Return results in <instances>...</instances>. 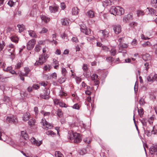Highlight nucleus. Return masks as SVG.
<instances>
[{
    "label": "nucleus",
    "mask_w": 157,
    "mask_h": 157,
    "mask_svg": "<svg viewBox=\"0 0 157 157\" xmlns=\"http://www.w3.org/2000/svg\"><path fill=\"white\" fill-rule=\"evenodd\" d=\"M151 45V43L148 41H147V42H146L142 44L143 46L144 47H145L147 46H150Z\"/></svg>",
    "instance_id": "obj_57"
},
{
    "label": "nucleus",
    "mask_w": 157,
    "mask_h": 157,
    "mask_svg": "<svg viewBox=\"0 0 157 157\" xmlns=\"http://www.w3.org/2000/svg\"><path fill=\"white\" fill-rule=\"evenodd\" d=\"M149 151L151 155L157 154V145L151 146L149 149Z\"/></svg>",
    "instance_id": "obj_12"
},
{
    "label": "nucleus",
    "mask_w": 157,
    "mask_h": 157,
    "mask_svg": "<svg viewBox=\"0 0 157 157\" xmlns=\"http://www.w3.org/2000/svg\"><path fill=\"white\" fill-rule=\"evenodd\" d=\"M21 135L24 139L25 140H27L28 138V136L27 133L24 131L21 132Z\"/></svg>",
    "instance_id": "obj_23"
},
{
    "label": "nucleus",
    "mask_w": 157,
    "mask_h": 157,
    "mask_svg": "<svg viewBox=\"0 0 157 157\" xmlns=\"http://www.w3.org/2000/svg\"><path fill=\"white\" fill-rule=\"evenodd\" d=\"M59 100L58 99H55L54 100V103L56 105H59Z\"/></svg>",
    "instance_id": "obj_61"
},
{
    "label": "nucleus",
    "mask_w": 157,
    "mask_h": 157,
    "mask_svg": "<svg viewBox=\"0 0 157 157\" xmlns=\"http://www.w3.org/2000/svg\"><path fill=\"white\" fill-rule=\"evenodd\" d=\"M50 11L52 13H55L58 10V7L57 6H50L49 8Z\"/></svg>",
    "instance_id": "obj_19"
},
{
    "label": "nucleus",
    "mask_w": 157,
    "mask_h": 157,
    "mask_svg": "<svg viewBox=\"0 0 157 157\" xmlns=\"http://www.w3.org/2000/svg\"><path fill=\"white\" fill-rule=\"evenodd\" d=\"M79 153L80 155H83L87 153V150L86 148H83L80 150Z\"/></svg>",
    "instance_id": "obj_32"
},
{
    "label": "nucleus",
    "mask_w": 157,
    "mask_h": 157,
    "mask_svg": "<svg viewBox=\"0 0 157 157\" xmlns=\"http://www.w3.org/2000/svg\"><path fill=\"white\" fill-rule=\"evenodd\" d=\"M39 87V86L38 84H34L33 86V88L35 90H37Z\"/></svg>",
    "instance_id": "obj_58"
},
{
    "label": "nucleus",
    "mask_w": 157,
    "mask_h": 157,
    "mask_svg": "<svg viewBox=\"0 0 157 157\" xmlns=\"http://www.w3.org/2000/svg\"><path fill=\"white\" fill-rule=\"evenodd\" d=\"M66 78V77H61L58 80V82L60 84L62 83L65 82Z\"/></svg>",
    "instance_id": "obj_31"
},
{
    "label": "nucleus",
    "mask_w": 157,
    "mask_h": 157,
    "mask_svg": "<svg viewBox=\"0 0 157 157\" xmlns=\"http://www.w3.org/2000/svg\"><path fill=\"white\" fill-rule=\"evenodd\" d=\"M73 108L75 109H78L79 107L78 104H75L73 106Z\"/></svg>",
    "instance_id": "obj_60"
},
{
    "label": "nucleus",
    "mask_w": 157,
    "mask_h": 157,
    "mask_svg": "<svg viewBox=\"0 0 157 157\" xmlns=\"http://www.w3.org/2000/svg\"><path fill=\"white\" fill-rule=\"evenodd\" d=\"M137 14L138 16H140L144 15V12L143 10H138L137 11Z\"/></svg>",
    "instance_id": "obj_47"
},
{
    "label": "nucleus",
    "mask_w": 157,
    "mask_h": 157,
    "mask_svg": "<svg viewBox=\"0 0 157 157\" xmlns=\"http://www.w3.org/2000/svg\"><path fill=\"white\" fill-rule=\"evenodd\" d=\"M50 94V90L48 89H46L45 90H44V93L43 94H41L40 95V98L47 100L49 98V95Z\"/></svg>",
    "instance_id": "obj_5"
},
{
    "label": "nucleus",
    "mask_w": 157,
    "mask_h": 157,
    "mask_svg": "<svg viewBox=\"0 0 157 157\" xmlns=\"http://www.w3.org/2000/svg\"><path fill=\"white\" fill-rule=\"evenodd\" d=\"M86 15L89 17L92 18L94 16V13L93 11L90 10L87 12Z\"/></svg>",
    "instance_id": "obj_25"
},
{
    "label": "nucleus",
    "mask_w": 157,
    "mask_h": 157,
    "mask_svg": "<svg viewBox=\"0 0 157 157\" xmlns=\"http://www.w3.org/2000/svg\"><path fill=\"white\" fill-rule=\"evenodd\" d=\"M137 108L138 109V113L140 117H143L144 114V110L143 108L141 107H140L139 108L138 107H137Z\"/></svg>",
    "instance_id": "obj_18"
},
{
    "label": "nucleus",
    "mask_w": 157,
    "mask_h": 157,
    "mask_svg": "<svg viewBox=\"0 0 157 157\" xmlns=\"http://www.w3.org/2000/svg\"><path fill=\"white\" fill-rule=\"evenodd\" d=\"M17 27H18L19 30V32L21 33L23 31L25 28V26L23 25H18Z\"/></svg>",
    "instance_id": "obj_26"
},
{
    "label": "nucleus",
    "mask_w": 157,
    "mask_h": 157,
    "mask_svg": "<svg viewBox=\"0 0 157 157\" xmlns=\"http://www.w3.org/2000/svg\"><path fill=\"white\" fill-rule=\"evenodd\" d=\"M35 120L30 119L28 122V124L31 126L34 125L35 123Z\"/></svg>",
    "instance_id": "obj_36"
},
{
    "label": "nucleus",
    "mask_w": 157,
    "mask_h": 157,
    "mask_svg": "<svg viewBox=\"0 0 157 157\" xmlns=\"http://www.w3.org/2000/svg\"><path fill=\"white\" fill-rule=\"evenodd\" d=\"M59 105L62 107H67V105L64 103L63 102L60 101Z\"/></svg>",
    "instance_id": "obj_52"
},
{
    "label": "nucleus",
    "mask_w": 157,
    "mask_h": 157,
    "mask_svg": "<svg viewBox=\"0 0 157 157\" xmlns=\"http://www.w3.org/2000/svg\"><path fill=\"white\" fill-rule=\"evenodd\" d=\"M62 23L63 25H68L69 24V21L66 18L62 19Z\"/></svg>",
    "instance_id": "obj_24"
},
{
    "label": "nucleus",
    "mask_w": 157,
    "mask_h": 157,
    "mask_svg": "<svg viewBox=\"0 0 157 157\" xmlns=\"http://www.w3.org/2000/svg\"><path fill=\"white\" fill-rule=\"evenodd\" d=\"M57 115L59 117H61L63 115V113L61 110L60 109H58L57 111Z\"/></svg>",
    "instance_id": "obj_37"
},
{
    "label": "nucleus",
    "mask_w": 157,
    "mask_h": 157,
    "mask_svg": "<svg viewBox=\"0 0 157 157\" xmlns=\"http://www.w3.org/2000/svg\"><path fill=\"white\" fill-rule=\"evenodd\" d=\"M48 57V55L46 54H42L39 58L38 61H36L35 63V65H42L46 61Z\"/></svg>",
    "instance_id": "obj_3"
},
{
    "label": "nucleus",
    "mask_w": 157,
    "mask_h": 157,
    "mask_svg": "<svg viewBox=\"0 0 157 157\" xmlns=\"http://www.w3.org/2000/svg\"><path fill=\"white\" fill-rule=\"evenodd\" d=\"M99 32L101 33L102 34V36L104 38H105L108 37L109 33L108 31L104 30H100L99 31Z\"/></svg>",
    "instance_id": "obj_14"
},
{
    "label": "nucleus",
    "mask_w": 157,
    "mask_h": 157,
    "mask_svg": "<svg viewBox=\"0 0 157 157\" xmlns=\"http://www.w3.org/2000/svg\"><path fill=\"white\" fill-rule=\"evenodd\" d=\"M117 51L115 49H112L110 51V52L111 56H114L116 53Z\"/></svg>",
    "instance_id": "obj_41"
},
{
    "label": "nucleus",
    "mask_w": 157,
    "mask_h": 157,
    "mask_svg": "<svg viewBox=\"0 0 157 157\" xmlns=\"http://www.w3.org/2000/svg\"><path fill=\"white\" fill-rule=\"evenodd\" d=\"M155 119V115H153L150 117L148 120L149 123L151 124L153 123V121Z\"/></svg>",
    "instance_id": "obj_27"
},
{
    "label": "nucleus",
    "mask_w": 157,
    "mask_h": 157,
    "mask_svg": "<svg viewBox=\"0 0 157 157\" xmlns=\"http://www.w3.org/2000/svg\"><path fill=\"white\" fill-rule=\"evenodd\" d=\"M67 95V93L63 90H60L59 92V95L61 96H66Z\"/></svg>",
    "instance_id": "obj_55"
},
{
    "label": "nucleus",
    "mask_w": 157,
    "mask_h": 157,
    "mask_svg": "<svg viewBox=\"0 0 157 157\" xmlns=\"http://www.w3.org/2000/svg\"><path fill=\"white\" fill-rule=\"evenodd\" d=\"M30 141L32 144L35 145L37 146H40L42 144V141H39L37 140L34 137L30 139Z\"/></svg>",
    "instance_id": "obj_10"
},
{
    "label": "nucleus",
    "mask_w": 157,
    "mask_h": 157,
    "mask_svg": "<svg viewBox=\"0 0 157 157\" xmlns=\"http://www.w3.org/2000/svg\"><path fill=\"white\" fill-rule=\"evenodd\" d=\"M95 39V37L94 36L89 37H88L87 40L89 41H93Z\"/></svg>",
    "instance_id": "obj_63"
},
{
    "label": "nucleus",
    "mask_w": 157,
    "mask_h": 157,
    "mask_svg": "<svg viewBox=\"0 0 157 157\" xmlns=\"http://www.w3.org/2000/svg\"><path fill=\"white\" fill-rule=\"evenodd\" d=\"M48 29L45 28L44 27L42 28L41 31L39 33L40 34L43 33H45L47 32Z\"/></svg>",
    "instance_id": "obj_54"
},
{
    "label": "nucleus",
    "mask_w": 157,
    "mask_h": 157,
    "mask_svg": "<svg viewBox=\"0 0 157 157\" xmlns=\"http://www.w3.org/2000/svg\"><path fill=\"white\" fill-rule=\"evenodd\" d=\"M41 48V47L39 45H36L35 48V50L36 52H39Z\"/></svg>",
    "instance_id": "obj_40"
},
{
    "label": "nucleus",
    "mask_w": 157,
    "mask_h": 157,
    "mask_svg": "<svg viewBox=\"0 0 157 157\" xmlns=\"http://www.w3.org/2000/svg\"><path fill=\"white\" fill-rule=\"evenodd\" d=\"M119 46L120 49H122L127 48L128 47V45L126 44L122 43L119 44Z\"/></svg>",
    "instance_id": "obj_21"
},
{
    "label": "nucleus",
    "mask_w": 157,
    "mask_h": 157,
    "mask_svg": "<svg viewBox=\"0 0 157 157\" xmlns=\"http://www.w3.org/2000/svg\"><path fill=\"white\" fill-rule=\"evenodd\" d=\"M9 47L11 48H12V52H11V55L12 56H13V52L14 51V47L13 44H9Z\"/></svg>",
    "instance_id": "obj_35"
},
{
    "label": "nucleus",
    "mask_w": 157,
    "mask_h": 157,
    "mask_svg": "<svg viewBox=\"0 0 157 157\" xmlns=\"http://www.w3.org/2000/svg\"><path fill=\"white\" fill-rule=\"evenodd\" d=\"M42 122L43 128L44 129L46 130L50 129L53 127V125L47 121L45 119H44V120L43 119Z\"/></svg>",
    "instance_id": "obj_4"
},
{
    "label": "nucleus",
    "mask_w": 157,
    "mask_h": 157,
    "mask_svg": "<svg viewBox=\"0 0 157 157\" xmlns=\"http://www.w3.org/2000/svg\"><path fill=\"white\" fill-rule=\"evenodd\" d=\"M103 5L105 7L112 5V2L110 0H103L102 1Z\"/></svg>",
    "instance_id": "obj_15"
},
{
    "label": "nucleus",
    "mask_w": 157,
    "mask_h": 157,
    "mask_svg": "<svg viewBox=\"0 0 157 157\" xmlns=\"http://www.w3.org/2000/svg\"><path fill=\"white\" fill-rule=\"evenodd\" d=\"M23 120L25 121L28 120L30 118V115L29 113H25L22 117Z\"/></svg>",
    "instance_id": "obj_13"
},
{
    "label": "nucleus",
    "mask_w": 157,
    "mask_h": 157,
    "mask_svg": "<svg viewBox=\"0 0 157 157\" xmlns=\"http://www.w3.org/2000/svg\"><path fill=\"white\" fill-rule=\"evenodd\" d=\"M147 9H148L149 13L151 14L154 15L156 14V11L153 8H147Z\"/></svg>",
    "instance_id": "obj_28"
},
{
    "label": "nucleus",
    "mask_w": 157,
    "mask_h": 157,
    "mask_svg": "<svg viewBox=\"0 0 157 157\" xmlns=\"http://www.w3.org/2000/svg\"><path fill=\"white\" fill-rule=\"evenodd\" d=\"M113 30L116 34H119L121 31V26L120 25H114L113 27Z\"/></svg>",
    "instance_id": "obj_9"
},
{
    "label": "nucleus",
    "mask_w": 157,
    "mask_h": 157,
    "mask_svg": "<svg viewBox=\"0 0 157 157\" xmlns=\"http://www.w3.org/2000/svg\"><path fill=\"white\" fill-rule=\"evenodd\" d=\"M149 55L148 54H146L143 55L142 58L144 60L146 61L149 59Z\"/></svg>",
    "instance_id": "obj_39"
},
{
    "label": "nucleus",
    "mask_w": 157,
    "mask_h": 157,
    "mask_svg": "<svg viewBox=\"0 0 157 157\" xmlns=\"http://www.w3.org/2000/svg\"><path fill=\"white\" fill-rule=\"evenodd\" d=\"M11 40L15 43L18 42V38L15 35L12 36L10 37Z\"/></svg>",
    "instance_id": "obj_17"
},
{
    "label": "nucleus",
    "mask_w": 157,
    "mask_h": 157,
    "mask_svg": "<svg viewBox=\"0 0 157 157\" xmlns=\"http://www.w3.org/2000/svg\"><path fill=\"white\" fill-rule=\"evenodd\" d=\"M151 4L152 6L156 8L157 7V0H152L151 1Z\"/></svg>",
    "instance_id": "obj_33"
},
{
    "label": "nucleus",
    "mask_w": 157,
    "mask_h": 157,
    "mask_svg": "<svg viewBox=\"0 0 157 157\" xmlns=\"http://www.w3.org/2000/svg\"><path fill=\"white\" fill-rule=\"evenodd\" d=\"M61 73L62 75L64 77H66L67 72L65 68L64 67H62V68Z\"/></svg>",
    "instance_id": "obj_30"
},
{
    "label": "nucleus",
    "mask_w": 157,
    "mask_h": 157,
    "mask_svg": "<svg viewBox=\"0 0 157 157\" xmlns=\"http://www.w3.org/2000/svg\"><path fill=\"white\" fill-rule=\"evenodd\" d=\"M137 25V23L135 22H132L129 24V25L133 28H134L135 26H136Z\"/></svg>",
    "instance_id": "obj_46"
},
{
    "label": "nucleus",
    "mask_w": 157,
    "mask_h": 157,
    "mask_svg": "<svg viewBox=\"0 0 157 157\" xmlns=\"http://www.w3.org/2000/svg\"><path fill=\"white\" fill-rule=\"evenodd\" d=\"M152 132L154 134H157V126H155L153 127Z\"/></svg>",
    "instance_id": "obj_45"
},
{
    "label": "nucleus",
    "mask_w": 157,
    "mask_h": 157,
    "mask_svg": "<svg viewBox=\"0 0 157 157\" xmlns=\"http://www.w3.org/2000/svg\"><path fill=\"white\" fill-rule=\"evenodd\" d=\"M34 111L35 112L36 115L38 113V108L37 107H35L34 108Z\"/></svg>",
    "instance_id": "obj_62"
},
{
    "label": "nucleus",
    "mask_w": 157,
    "mask_h": 157,
    "mask_svg": "<svg viewBox=\"0 0 157 157\" xmlns=\"http://www.w3.org/2000/svg\"><path fill=\"white\" fill-rule=\"evenodd\" d=\"M8 77H4L2 74H0V82H8L7 78Z\"/></svg>",
    "instance_id": "obj_16"
},
{
    "label": "nucleus",
    "mask_w": 157,
    "mask_h": 157,
    "mask_svg": "<svg viewBox=\"0 0 157 157\" xmlns=\"http://www.w3.org/2000/svg\"><path fill=\"white\" fill-rule=\"evenodd\" d=\"M83 70L84 71H86L87 70V65L86 64H84L82 67Z\"/></svg>",
    "instance_id": "obj_59"
},
{
    "label": "nucleus",
    "mask_w": 157,
    "mask_h": 157,
    "mask_svg": "<svg viewBox=\"0 0 157 157\" xmlns=\"http://www.w3.org/2000/svg\"><path fill=\"white\" fill-rule=\"evenodd\" d=\"M147 80L148 82L152 83L155 81H157V74H155L153 76L151 75L148 76L147 78Z\"/></svg>",
    "instance_id": "obj_7"
},
{
    "label": "nucleus",
    "mask_w": 157,
    "mask_h": 157,
    "mask_svg": "<svg viewBox=\"0 0 157 157\" xmlns=\"http://www.w3.org/2000/svg\"><path fill=\"white\" fill-rule=\"evenodd\" d=\"M5 46V43L3 41H0V51L2 50Z\"/></svg>",
    "instance_id": "obj_38"
},
{
    "label": "nucleus",
    "mask_w": 157,
    "mask_h": 157,
    "mask_svg": "<svg viewBox=\"0 0 157 157\" xmlns=\"http://www.w3.org/2000/svg\"><path fill=\"white\" fill-rule=\"evenodd\" d=\"M55 157H63V155L59 151H56L55 153Z\"/></svg>",
    "instance_id": "obj_34"
},
{
    "label": "nucleus",
    "mask_w": 157,
    "mask_h": 157,
    "mask_svg": "<svg viewBox=\"0 0 157 157\" xmlns=\"http://www.w3.org/2000/svg\"><path fill=\"white\" fill-rule=\"evenodd\" d=\"M7 121L9 123L16 124L17 123V118L15 117H8L6 119Z\"/></svg>",
    "instance_id": "obj_8"
},
{
    "label": "nucleus",
    "mask_w": 157,
    "mask_h": 157,
    "mask_svg": "<svg viewBox=\"0 0 157 157\" xmlns=\"http://www.w3.org/2000/svg\"><path fill=\"white\" fill-rule=\"evenodd\" d=\"M29 33L30 36L33 37H36V35L35 32L33 30L29 31Z\"/></svg>",
    "instance_id": "obj_29"
},
{
    "label": "nucleus",
    "mask_w": 157,
    "mask_h": 157,
    "mask_svg": "<svg viewBox=\"0 0 157 157\" xmlns=\"http://www.w3.org/2000/svg\"><path fill=\"white\" fill-rule=\"evenodd\" d=\"M139 103L140 105L141 106H143L144 105L145 103L144 100L143 98L140 99L139 101Z\"/></svg>",
    "instance_id": "obj_51"
},
{
    "label": "nucleus",
    "mask_w": 157,
    "mask_h": 157,
    "mask_svg": "<svg viewBox=\"0 0 157 157\" xmlns=\"http://www.w3.org/2000/svg\"><path fill=\"white\" fill-rule=\"evenodd\" d=\"M145 132L147 135L148 136H151V135L153 133L152 131H149L147 129L145 131Z\"/></svg>",
    "instance_id": "obj_44"
},
{
    "label": "nucleus",
    "mask_w": 157,
    "mask_h": 157,
    "mask_svg": "<svg viewBox=\"0 0 157 157\" xmlns=\"http://www.w3.org/2000/svg\"><path fill=\"white\" fill-rule=\"evenodd\" d=\"M132 13H130L124 17L123 21L124 22H127L129 20H132Z\"/></svg>",
    "instance_id": "obj_11"
},
{
    "label": "nucleus",
    "mask_w": 157,
    "mask_h": 157,
    "mask_svg": "<svg viewBox=\"0 0 157 157\" xmlns=\"http://www.w3.org/2000/svg\"><path fill=\"white\" fill-rule=\"evenodd\" d=\"M68 138L71 140H73V142L77 144L80 142L82 139L79 134L71 132H69Z\"/></svg>",
    "instance_id": "obj_1"
},
{
    "label": "nucleus",
    "mask_w": 157,
    "mask_h": 157,
    "mask_svg": "<svg viewBox=\"0 0 157 157\" xmlns=\"http://www.w3.org/2000/svg\"><path fill=\"white\" fill-rule=\"evenodd\" d=\"M12 69L11 67H8L6 69H4L3 70L5 71H10Z\"/></svg>",
    "instance_id": "obj_64"
},
{
    "label": "nucleus",
    "mask_w": 157,
    "mask_h": 157,
    "mask_svg": "<svg viewBox=\"0 0 157 157\" xmlns=\"http://www.w3.org/2000/svg\"><path fill=\"white\" fill-rule=\"evenodd\" d=\"M36 43V40L33 39L29 41L27 44V48L28 50H31L34 47Z\"/></svg>",
    "instance_id": "obj_6"
},
{
    "label": "nucleus",
    "mask_w": 157,
    "mask_h": 157,
    "mask_svg": "<svg viewBox=\"0 0 157 157\" xmlns=\"http://www.w3.org/2000/svg\"><path fill=\"white\" fill-rule=\"evenodd\" d=\"M98 77V76L97 75L95 74H93L92 75V76H91V78H92V80H97Z\"/></svg>",
    "instance_id": "obj_53"
},
{
    "label": "nucleus",
    "mask_w": 157,
    "mask_h": 157,
    "mask_svg": "<svg viewBox=\"0 0 157 157\" xmlns=\"http://www.w3.org/2000/svg\"><path fill=\"white\" fill-rule=\"evenodd\" d=\"M79 12V10L77 7H74L72 10V13L73 15L77 14Z\"/></svg>",
    "instance_id": "obj_20"
},
{
    "label": "nucleus",
    "mask_w": 157,
    "mask_h": 157,
    "mask_svg": "<svg viewBox=\"0 0 157 157\" xmlns=\"http://www.w3.org/2000/svg\"><path fill=\"white\" fill-rule=\"evenodd\" d=\"M36 11H37L35 10H32L30 12V15L32 17L36 16Z\"/></svg>",
    "instance_id": "obj_42"
},
{
    "label": "nucleus",
    "mask_w": 157,
    "mask_h": 157,
    "mask_svg": "<svg viewBox=\"0 0 157 157\" xmlns=\"http://www.w3.org/2000/svg\"><path fill=\"white\" fill-rule=\"evenodd\" d=\"M46 134L48 135H51L52 136L55 135V133L51 130H49L47 131L46 132Z\"/></svg>",
    "instance_id": "obj_49"
},
{
    "label": "nucleus",
    "mask_w": 157,
    "mask_h": 157,
    "mask_svg": "<svg viewBox=\"0 0 157 157\" xmlns=\"http://www.w3.org/2000/svg\"><path fill=\"white\" fill-rule=\"evenodd\" d=\"M106 59L108 62L110 63H112L113 61L114 60V58L111 57H107Z\"/></svg>",
    "instance_id": "obj_50"
},
{
    "label": "nucleus",
    "mask_w": 157,
    "mask_h": 157,
    "mask_svg": "<svg viewBox=\"0 0 157 157\" xmlns=\"http://www.w3.org/2000/svg\"><path fill=\"white\" fill-rule=\"evenodd\" d=\"M3 100L5 102H9L10 101V98L7 96H5L3 98Z\"/></svg>",
    "instance_id": "obj_48"
},
{
    "label": "nucleus",
    "mask_w": 157,
    "mask_h": 157,
    "mask_svg": "<svg viewBox=\"0 0 157 157\" xmlns=\"http://www.w3.org/2000/svg\"><path fill=\"white\" fill-rule=\"evenodd\" d=\"M24 70L25 72V74L26 75V76H27L28 74L29 73V72L30 71V70L29 68L28 67H25L24 68Z\"/></svg>",
    "instance_id": "obj_56"
},
{
    "label": "nucleus",
    "mask_w": 157,
    "mask_h": 157,
    "mask_svg": "<svg viewBox=\"0 0 157 157\" xmlns=\"http://www.w3.org/2000/svg\"><path fill=\"white\" fill-rule=\"evenodd\" d=\"M41 18L42 21L45 23H47L50 20V18L47 17L46 16L42 15L41 16Z\"/></svg>",
    "instance_id": "obj_22"
},
{
    "label": "nucleus",
    "mask_w": 157,
    "mask_h": 157,
    "mask_svg": "<svg viewBox=\"0 0 157 157\" xmlns=\"http://www.w3.org/2000/svg\"><path fill=\"white\" fill-rule=\"evenodd\" d=\"M109 11L111 14L114 15H121L124 13V9L120 6H112L110 8Z\"/></svg>",
    "instance_id": "obj_2"
},
{
    "label": "nucleus",
    "mask_w": 157,
    "mask_h": 157,
    "mask_svg": "<svg viewBox=\"0 0 157 157\" xmlns=\"http://www.w3.org/2000/svg\"><path fill=\"white\" fill-rule=\"evenodd\" d=\"M141 123L143 124V125L144 126H146L147 125V121L146 120L145 118H143L140 120Z\"/></svg>",
    "instance_id": "obj_43"
}]
</instances>
